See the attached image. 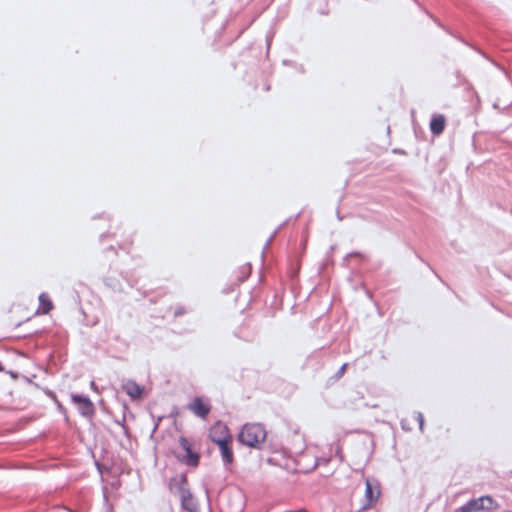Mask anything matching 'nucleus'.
<instances>
[{"label": "nucleus", "instance_id": "nucleus-13", "mask_svg": "<svg viewBox=\"0 0 512 512\" xmlns=\"http://www.w3.org/2000/svg\"><path fill=\"white\" fill-rule=\"evenodd\" d=\"M346 367H347V364H343L339 371L337 372V377L340 378L343 376V374L345 373V370H346Z\"/></svg>", "mask_w": 512, "mask_h": 512}, {"label": "nucleus", "instance_id": "nucleus-4", "mask_svg": "<svg viewBox=\"0 0 512 512\" xmlns=\"http://www.w3.org/2000/svg\"><path fill=\"white\" fill-rule=\"evenodd\" d=\"M366 488H365V494L362 504L363 510H368L373 508L376 503L378 502V499L381 494L380 486L378 483H372L369 479L366 480Z\"/></svg>", "mask_w": 512, "mask_h": 512}, {"label": "nucleus", "instance_id": "nucleus-3", "mask_svg": "<svg viewBox=\"0 0 512 512\" xmlns=\"http://www.w3.org/2000/svg\"><path fill=\"white\" fill-rule=\"evenodd\" d=\"M179 445L184 454L179 455V459L188 466L196 467L199 464V454L192 449V444L185 437L179 438Z\"/></svg>", "mask_w": 512, "mask_h": 512}, {"label": "nucleus", "instance_id": "nucleus-7", "mask_svg": "<svg viewBox=\"0 0 512 512\" xmlns=\"http://www.w3.org/2000/svg\"><path fill=\"white\" fill-rule=\"evenodd\" d=\"M71 399L77 405V407L82 415L91 416L94 414V411H95L94 405L88 397L80 396V395H72Z\"/></svg>", "mask_w": 512, "mask_h": 512}, {"label": "nucleus", "instance_id": "nucleus-10", "mask_svg": "<svg viewBox=\"0 0 512 512\" xmlns=\"http://www.w3.org/2000/svg\"><path fill=\"white\" fill-rule=\"evenodd\" d=\"M446 126V118L442 114H435L430 121L431 132L438 136L443 133Z\"/></svg>", "mask_w": 512, "mask_h": 512}, {"label": "nucleus", "instance_id": "nucleus-9", "mask_svg": "<svg viewBox=\"0 0 512 512\" xmlns=\"http://www.w3.org/2000/svg\"><path fill=\"white\" fill-rule=\"evenodd\" d=\"M122 389L125 393L130 396L132 399H140L143 394V387L137 384L133 380H127L122 384Z\"/></svg>", "mask_w": 512, "mask_h": 512}, {"label": "nucleus", "instance_id": "nucleus-15", "mask_svg": "<svg viewBox=\"0 0 512 512\" xmlns=\"http://www.w3.org/2000/svg\"><path fill=\"white\" fill-rule=\"evenodd\" d=\"M372 408H377L378 407V404H373L371 405Z\"/></svg>", "mask_w": 512, "mask_h": 512}, {"label": "nucleus", "instance_id": "nucleus-1", "mask_svg": "<svg viewBox=\"0 0 512 512\" xmlns=\"http://www.w3.org/2000/svg\"><path fill=\"white\" fill-rule=\"evenodd\" d=\"M267 436L265 427L260 423H247L240 430L238 441L251 448H259Z\"/></svg>", "mask_w": 512, "mask_h": 512}, {"label": "nucleus", "instance_id": "nucleus-11", "mask_svg": "<svg viewBox=\"0 0 512 512\" xmlns=\"http://www.w3.org/2000/svg\"><path fill=\"white\" fill-rule=\"evenodd\" d=\"M53 309V303L46 293L39 295V307L37 309L38 314H47Z\"/></svg>", "mask_w": 512, "mask_h": 512}, {"label": "nucleus", "instance_id": "nucleus-2", "mask_svg": "<svg viewBox=\"0 0 512 512\" xmlns=\"http://www.w3.org/2000/svg\"><path fill=\"white\" fill-rule=\"evenodd\" d=\"M497 507V502L491 496L486 495L468 501L465 505L457 509L456 512H477L480 510H491Z\"/></svg>", "mask_w": 512, "mask_h": 512}, {"label": "nucleus", "instance_id": "nucleus-14", "mask_svg": "<svg viewBox=\"0 0 512 512\" xmlns=\"http://www.w3.org/2000/svg\"><path fill=\"white\" fill-rule=\"evenodd\" d=\"M251 272V266L249 264L242 267V273L244 275H249Z\"/></svg>", "mask_w": 512, "mask_h": 512}, {"label": "nucleus", "instance_id": "nucleus-5", "mask_svg": "<svg viewBox=\"0 0 512 512\" xmlns=\"http://www.w3.org/2000/svg\"><path fill=\"white\" fill-rule=\"evenodd\" d=\"M209 438L213 443L218 445L222 442L231 440L232 436L229 432L228 427L225 424L217 422L211 426L209 431Z\"/></svg>", "mask_w": 512, "mask_h": 512}, {"label": "nucleus", "instance_id": "nucleus-6", "mask_svg": "<svg viewBox=\"0 0 512 512\" xmlns=\"http://www.w3.org/2000/svg\"><path fill=\"white\" fill-rule=\"evenodd\" d=\"M188 409L197 417L206 419L211 411V404L202 397H195L189 404Z\"/></svg>", "mask_w": 512, "mask_h": 512}, {"label": "nucleus", "instance_id": "nucleus-12", "mask_svg": "<svg viewBox=\"0 0 512 512\" xmlns=\"http://www.w3.org/2000/svg\"><path fill=\"white\" fill-rule=\"evenodd\" d=\"M192 496L188 493L187 495L184 493L182 495V505L184 508L188 510H192V508L189 506L190 502H192Z\"/></svg>", "mask_w": 512, "mask_h": 512}, {"label": "nucleus", "instance_id": "nucleus-8", "mask_svg": "<svg viewBox=\"0 0 512 512\" xmlns=\"http://www.w3.org/2000/svg\"><path fill=\"white\" fill-rule=\"evenodd\" d=\"M233 439L218 444V448L225 465H231L234 461Z\"/></svg>", "mask_w": 512, "mask_h": 512}]
</instances>
